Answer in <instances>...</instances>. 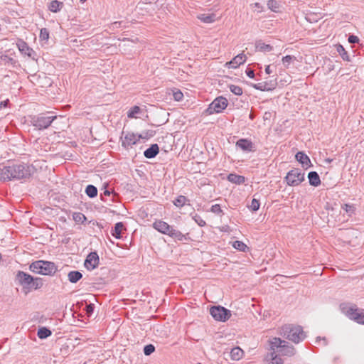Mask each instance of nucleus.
I'll return each mask as SVG.
<instances>
[{"label": "nucleus", "mask_w": 364, "mask_h": 364, "mask_svg": "<svg viewBox=\"0 0 364 364\" xmlns=\"http://www.w3.org/2000/svg\"><path fill=\"white\" fill-rule=\"evenodd\" d=\"M337 51L339 53L340 55L343 58V60L349 61V56L348 53L346 51L344 48L342 46H339L337 48Z\"/></svg>", "instance_id": "e433bc0d"}, {"label": "nucleus", "mask_w": 364, "mask_h": 364, "mask_svg": "<svg viewBox=\"0 0 364 364\" xmlns=\"http://www.w3.org/2000/svg\"><path fill=\"white\" fill-rule=\"evenodd\" d=\"M343 209L345 211L348 213V215H351L352 213L354 212V207L352 205L345 204L343 206Z\"/></svg>", "instance_id": "09e8293b"}, {"label": "nucleus", "mask_w": 364, "mask_h": 364, "mask_svg": "<svg viewBox=\"0 0 364 364\" xmlns=\"http://www.w3.org/2000/svg\"><path fill=\"white\" fill-rule=\"evenodd\" d=\"M136 41H137V38H136V40H129L128 38H124L123 40L124 42H132V43H134Z\"/></svg>", "instance_id": "bf43d9fd"}, {"label": "nucleus", "mask_w": 364, "mask_h": 364, "mask_svg": "<svg viewBox=\"0 0 364 364\" xmlns=\"http://www.w3.org/2000/svg\"><path fill=\"white\" fill-rule=\"evenodd\" d=\"M16 46L22 54H24L33 60L35 59V51L30 48L24 41L19 39L16 43Z\"/></svg>", "instance_id": "ddd939ff"}, {"label": "nucleus", "mask_w": 364, "mask_h": 364, "mask_svg": "<svg viewBox=\"0 0 364 364\" xmlns=\"http://www.w3.org/2000/svg\"><path fill=\"white\" fill-rule=\"evenodd\" d=\"M141 112V109L139 106L132 107L127 112V117L129 118H136V114Z\"/></svg>", "instance_id": "473e14b6"}, {"label": "nucleus", "mask_w": 364, "mask_h": 364, "mask_svg": "<svg viewBox=\"0 0 364 364\" xmlns=\"http://www.w3.org/2000/svg\"><path fill=\"white\" fill-rule=\"evenodd\" d=\"M99 264V256L96 252H90L86 257L84 266L88 270L95 269Z\"/></svg>", "instance_id": "f8f14e48"}, {"label": "nucleus", "mask_w": 364, "mask_h": 364, "mask_svg": "<svg viewBox=\"0 0 364 364\" xmlns=\"http://www.w3.org/2000/svg\"><path fill=\"white\" fill-rule=\"evenodd\" d=\"M142 1H143L144 3H146V4H147V3H149V4H150V3H151V1H149V0H142Z\"/></svg>", "instance_id": "0e129e2a"}, {"label": "nucleus", "mask_w": 364, "mask_h": 364, "mask_svg": "<svg viewBox=\"0 0 364 364\" xmlns=\"http://www.w3.org/2000/svg\"><path fill=\"white\" fill-rule=\"evenodd\" d=\"M11 166H4L0 169V181L11 180Z\"/></svg>", "instance_id": "6ab92c4d"}, {"label": "nucleus", "mask_w": 364, "mask_h": 364, "mask_svg": "<svg viewBox=\"0 0 364 364\" xmlns=\"http://www.w3.org/2000/svg\"><path fill=\"white\" fill-rule=\"evenodd\" d=\"M265 364H284V360L280 355L274 350L268 353L264 358Z\"/></svg>", "instance_id": "2eb2a0df"}, {"label": "nucleus", "mask_w": 364, "mask_h": 364, "mask_svg": "<svg viewBox=\"0 0 364 364\" xmlns=\"http://www.w3.org/2000/svg\"><path fill=\"white\" fill-rule=\"evenodd\" d=\"M265 72L267 74H270L272 73V70L270 69V65H267L265 68Z\"/></svg>", "instance_id": "13d9d810"}, {"label": "nucleus", "mask_w": 364, "mask_h": 364, "mask_svg": "<svg viewBox=\"0 0 364 364\" xmlns=\"http://www.w3.org/2000/svg\"><path fill=\"white\" fill-rule=\"evenodd\" d=\"M51 331L46 327H41L38 329L37 335L39 338L44 339L51 335Z\"/></svg>", "instance_id": "cd10ccee"}, {"label": "nucleus", "mask_w": 364, "mask_h": 364, "mask_svg": "<svg viewBox=\"0 0 364 364\" xmlns=\"http://www.w3.org/2000/svg\"><path fill=\"white\" fill-rule=\"evenodd\" d=\"M280 334L295 343L303 341L306 335L300 326L285 325L280 329Z\"/></svg>", "instance_id": "f03ea898"}, {"label": "nucleus", "mask_w": 364, "mask_h": 364, "mask_svg": "<svg viewBox=\"0 0 364 364\" xmlns=\"http://www.w3.org/2000/svg\"><path fill=\"white\" fill-rule=\"evenodd\" d=\"M247 57L244 53H240L234 57L230 61L227 62L225 65L228 68H237L240 65L245 63Z\"/></svg>", "instance_id": "4468645a"}, {"label": "nucleus", "mask_w": 364, "mask_h": 364, "mask_svg": "<svg viewBox=\"0 0 364 364\" xmlns=\"http://www.w3.org/2000/svg\"><path fill=\"white\" fill-rule=\"evenodd\" d=\"M170 237L174 239L175 240L182 241L184 239H186L185 235L178 230L174 228L173 230H172L171 234L170 235Z\"/></svg>", "instance_id": "c756f323"}, {"label": "nucleus", "mask_w": 364, "mask_h": 364, "mask_svg": "<svg viewBox=\"0 0 364 364\" xmlns=\"http://www.w3.org/2000/svg\"><path fill=\"white\" fill-rule=\"evenodd\" d=\"M242 355L243 350L239 347L233 348L230 352L232 359L235 360H240L242 357Z\"/></svg>", "instance_id": "a878e982"}, {"label": "nucleus", "mask_w": 364, "mask_h": 364, "mask_svg": "<svg viewBox=\"0 0 364 364\" xmlns=\"http://www.w3.org/2000/svg\"><path fill=\"white\" fill-rule=\"evenodd\" d=\"M43 279L39 278V277H36V278L33 277V282H32V284H31V289H38L41 288L43 287Z\"/></svg>", "instance_id": "c9c22d12"}, {"label": "nucleus", "mask_w": 364, "mask_h": 364, "mask_svg": "<svg viewBox=\"0 0 364 364\" xmlns=\"http://www.w3.org/2000/svg\"><path fill=\"white\" fill-rule=\"evenodd\" d=\"M172 92H173V99L176 101L179 102V101L182 100V99L183 97V94L182 93V92L181 90L175 89Z\"/></svg>", "instance_id": "ea45409f"}, {"label": "nucleus", "mask_w": 364, "mask_h": 364, "mask_svg": "<svg viewBox=\"0 0 364 364\" xmlns=\"http://www.w3.org/2000/svg\"><path fill=\"white\" fill-rule=\"evenodd\" d=\"M246 74L250 78H254L255 77V72H254L253 70L247 69L246 70Z\"/></svg>", "instance_id": "5fc2aeb1"}, {"label": "nucleus", "mask_w": 364, "mask_h": 364, "mask_svg": "<svg viewBox=\"0 0 364 364\" xmlns=\"http://www.w3.org/2000/svg\"><path fill=\"white\" fill-rule=\"evenodd\" d=\"M236 146L245 151H254V144L247 139H240L236 142Z\"/></svg>", "instance_id": "dca6fc26"}, {"label": "nucleus", "mask_w": 364, "mask_h": 364, "mask_svg": "<svg viewBox=\"0 0 364 364\" xmlns=\"http://www.w3.org/2000/svg\"><path fill=\"white\" fill-rule=\"evenodd\" d=\"M154 134V132L151 130H148L143 132L141 134H138L139 140L140 139H149V138L152 137Z\"/></svg>", "instance_id": "4c0bfd02"}, {"label": "nucleus", "mask_w": 364, "mask_h": 364, "mask_svg": "<svg viewBox=\"0 0 364 364\" xmlns=\"http://www.w3.org/2000/svg\"><path fill=\"white\" fill-rule=\"evenodd\" d=\"M305 179V173L299 168L290 170L284 178L288 186H297Z\"/></svg>", "instance_id": "0eeeda50"}, {"label": "nucleus", "mask_w": 364, "mask_h": 364, "mask_svg": "<svg viewBox=\"0 0 364 364\" xmlns=\"http://www.w3.org/2000/svg\"><path fill=\"white\" fill-rule=\"evenodd\" d=\"M230 90L235 95L240 96L242 94V89L240 86L231 85H230Z\"/></svg>", "instance_id": "58836bf2"}, {"label": "nucleus", "mask_w": 364, "mask_h": 364, "mask_svg": "<svg viewBox=\"0 0 364 364\" xmlns=\"http://www.w3.org/2000/svg\"><path fill=\"white\" fill-rule=\"evenodd\" d=\"M196 223L200 227H203L205 225V222L201 218L200 215H196L193 218Z\"/></svg>", "instance_id": "de8ad7c7"}, {"label": "nucleus", "mask_w": 364, "mask_h": 364, "mask_svg": "<svg viewBox=\"0 0 364 364\" xmlns=\"http://www.w3.org/2000/svg\"><path fill=\"white\" fill-rule=\"evenodd\" d=\"M233 247L237 250L245 252L246 249H247V246L242 241H235L232 245Z\"/></svg>", "instance_id": "f704fd0d"}, {"label": "nucleus", "mask_w": 364, "mask_h": 364, "mask_svg": "<svg viewBox=\"0 0 364 364\" xmlns=\"http://www.w3.org/2000/svg\"><path fill=\"white\" fill-rule=\"evenodd\" d=\"M7 102H8V100H6V101H5V102H1V104H3V105H4V107H6V105H7Z\"/></svg>", "instance_id": "e2e57ef3"}, {"label": "nucleus", "mask_w": 364, "mask_h": 364, "mask_svg": "<svg viewBox=\"0 0 364 364\" xmlns=\"http://www.w3.org/2000/svg\"><path fill=\"white\" fill-rule=\"evenodd\" d=\"M85 309H86L87 314L88 316H90L93 313V311H94V304H87Z\"/></svg>", "instance_id": "8fccbe9b"}, {"label": "nucleus", "mask_w": 364, "mask_h": 364, "mask_svg": "<svg viewBox=\"0 0 364 364\" xmlns=\"http://www.w3.org/2000/svg\"><path fill=\"white\" fill-rule=\"evenodd\" d=\"M124 228V225L122 222L115 224L114 228L112 230V235L117 239L122 237V232Z\"/></svg>", "instance_id": "4be33fe9"}, {"label": "nucleus", "mask_w": 364, "mask_h": 364, "mask_svg": "<svg viewBox=\"0 0 364 364\" xmlns=\"http://www.w3.org/2000/svg\"><path fill=\"white\" fill-rule=\"evenodd\" d=\"M260 203L258 200L253 198L250 205V208L252 211H257L259 208Z\"/></svg>", "instance_id": "49530a36"}, {"label": "nucleus", "mask_w": 364, "mask_h": 364, "mask_svg": "<svg viewBox=\"0 0 364 364\" xmlns=\"http://www.w3.org/2000/svg\"><path fill=\"white\" fill-rule=\"evenodd\" d=\"M155 350V347L154 345L152 344H149V345H146L144 346V353L146 355H151L152 353H154Z\"/></svg>", "instance_id": "37998d69"}, {"label": "nucleus", "mask_w": 364, "mask_h": 364, "mask_svg": "<svg viewBox=\"0 0 364 364\" xmlns=\"http://www.w3.org/2000/svg\"><path fill=\"white\" fill-rule=\"evenodd\" d=\"M159 152L158 144H154L149 148L144 151V155L146 159L154 158Z\"/></svg>", "instance_id": "a211bd4d"}, {"label": "nucleus", "mask_w": 364, "mask_h": 364, "mask_svg": "<svg viewBox=\"0 0 364 364\" xmlns=\"http://www.w3.org/2000/svg\"><path fill=\"white\" fill-rule=\"evenodd\" d=\"M253 117H254V115H253L252 114H250V118L252 119H253Z\"/></svg>", "instance_id": "69168bd1"}, {"label": "nucleus", "mask_w": 364, "mask_h": 364, "mask_svg": "<svg viewBox=\"0 0 364 364\" xmlns=\"http://www.w3.org/2000/svg\"><path fill=\"white\" fill-rule=\"evenodd\" d=\"M198 18L204 23H210L215 21V15L203 14L198 16Z\"/></svg>", "instance_id": "bb28decb"}, {"label": "nucleus", "mask_w": 364, "mask_h": 364, "mask_svg": "<svg viewBox=\"0 0 364 364\" xmlns=\"http://www.w3.org/2000/svg\"><path fill=\"white\" fill-rule=\"evenodd\" d=\"M210 211L218 215H222L223 214V210L219 204L212 205Z\"/></svg>", "instance_id": "a19ab883"}, {"label": "nucleus", "mask_w": 364, "mask_h": 364, "mask_svg": "<svg viewBox=\"0 0 364 364\" xmlns=\"http://www.w3.org/2000/svg\"><path fill=\"white\" fill-rule=\"evenodd\" d=\"M310 185L317 187L321 184L320 177L317 172L311 171L308 174Z\"/></svg>", "instance_id": "aec40b11"}, {"label": "nucleus", "mask_w": 364, "mask_h": 364, "mask_svg": "<svg viewBox=\"0 0 364 364\" xmlns=\"http://www.w3.org/2000/svg\"><path fill=\"white\" fill-rule=\"evenodd\" d=\"M296 60V58L294 55H286L282 58V61L285 68H289L291 63Z\"/></svg>", "instance_id": "2f4dec72"}, {"label": "nucleus", "mask_w": 364, "mask_h": 364, "mask_svg": "<svg viewBox=\"0 0 364 364\" xmlns=\"http://www.w3.org/2000/svg\"><path fill=\"white\" fill-rule=\"evenodd\" d=\"M7 102H8V100H6V101H5V102H1V104H3V105H4V107H6V105H7Z\"/></svg>", "instance_id": "680f3d73"}, {"label": "nucleus", "mask_w": 364, "mask_h": 364, "mask_svg": "<svg viewBox=\"0 0 364 364\" xmlns=\"http://www.w3.org/2000/svg\"><path fill=\"white\" fill-rule=\"evenodd\" d=\"M104 195L109 196L110 195V191H109L108 190H105Z\"/></svg>", "instance_id": "052dcab7"}, {"label": "nucleus", "mask_w": 364, "mask_h": 364, "mask_svg": "<svg viewBox=\"0 0 364 364\" xmlns=\"http://www.w3.org/2000/svg\"><path fill=\"white\" fill-rule=\"evenodd\" d=\"M270 349L276 351L280 356L291 357L296 354V349L292 345L276 337L270 341Z\"/></svg>", "instance_id": "f257e3e1"}, {"label": "nucleus", "mask_w": 364, "mask_h": 364, "mask_svg": "<svg viewBox=\"0 0 364 364\" xmlns=\"http://www.w3.org/2000/svg\"><path fill=\"white\" fill-rule=\"evenodd\" d=\"M39 37L42 41H47L49 38L48 30L46 28H41Z\"/></svg>", "instance_id": "79ce46f5"}, {"label": "nucleus", "mask_w": 364, "mask_h": 364, "mask_svg": "<svg viewBox=\"0 0 364 364\" xmlns=\"http://www.w3.org/2000/svg\"><path fill=\"white\" fill-rule=\"evenodd\" d=\"M168 224L164 221L162 220H157L155 221L153 224V227L158 230L159 232L161 233L166 232V228L168 227Z\"/></svg>", "instance_id": "393cba45"}, {"label": "nucleus", "mask_w": 364, "mask_h": 364, "mask_svg": "<svg viewBox=\"0 0 364 364\" xmlns=\"http://www.w3.org/2000/svg\"><path fill=\"white\" fill-rule=\"evenodd\" d=\"M321 341H322V345H323V346H327V344H328V341H327V340H326V338L325 337H323V338L317 337V338H316V343H320Z\"/></svg>", "instance_id": "603ef678"}, {"label": "nucleus", "mask_w": 364, "mask_h": 364, "mask_svg": "<svg viewBox=\"0 0 364 364\" xmlns=\"http://www.w3.org/2000/svg\"><path fill=\"white\" fill-rule=\"evenodd\" d=\"M267 6H268V8L273 11H276L277 9L279 8L278 4L275 0L268 1Z\"/></svg>", "instance_id": "a18cd8bd"}, {"label": "nucleus", "mask_w": 364, "mask_h": 364, "mask_svg": "<svg viewBox=\"0 0 364 364\" xmlns=\"http://www.w3.org/2000/svg\"><path fill=\"white\" fill-rule=\"evenodd\" d=\"M122 22L121 21H115L112 23L110 26V28L112 30H114L116 28H118L121 26Z\"/></svg>", "instance_id": "864d4df0"}, {"label": "nucleus", "mask_w": 364, "mask_h": 364, "mask_svg": "<svg viewBox=\"0 0 364 364\" xmlns=\"http://www.w3.org/2000/svg\"><path fill=\"white\" fill-rule=\"evenodd\" d=\"M296 159L301 164L302 166L307 168L311 165V161L309 156L302 151H299L296 154Z\"/></svg>", "instance_id": "f3484780"}, {"label": "nucleus", "mask_w": 364, "mask_h": 364, "mask_svg": "<svg viewBox=\"0 0 364 364\" xmlns=\"http://www.w3.org/2000/svg\"><path fill=\"white\" fill-rule=\"evenodd\" d=\"M173 229H174V228L173 226H171L168 225V227L166 228V232H164V234L168 235V236H170V235L171 234L172 230H173Z\"/></svg>", "instance_id": "4d7b16f0"}, {"label": "nucleus", "mask_w": 364, "mask_h": 364, "mask_svg": "<svg viewBox=\"0 0 364 364\" xmlns=\"http://www.w3.org/2000/svg\"><path fill=\"white\" fill-rule=\"evenodd\" d=\"M82 277V274L79 271H70L68 274V278L70 282L76 283Z\"/></svg>", "instance_id": "5701e85b"}, {"label": "nucleus", "mask_w": 364, "mask_h": 364, "mask_svg": "<svg viewBox=\"0 0 364 364\" xmlns=\"http://www.w3.org/2000/svg\"><path fill=\"white\" fill-rule=\"evenodd\" d=\"M85 193L90 198H94L97 195V189L93 185H88L85 188Z\"/></svg>", "instance_id": "c85d7f7f"}, {"label": "nucleus", "mask_w": 364, "mask_h": 364, "mask_svg": "<svg viewBox=\"0 0 364 364\" xmlns=\"http://www.w3.org/2000/svg\"><path fill=\"white\" fill-rule=\"evenodd\" d=\"M30 269L36 274L53 275L56 272L57 267L52 262L37 260L31 263Z\"/></svg>", "instance_id": "7ed1b4c3"}, {"label": "nucleus", "mask_w": 364, "mask_h": 364, "mask_svg": "<svg viewBox=\"0 0 364 364\" xmlns=\"http://www.w3.org/2000/svg\"><path fill=\"white\" fill-rule=\"evenodd\" d=\"M16 280L23 287V289H31V284L33 282V277L22 271L18 272Z\"/></svg>", "instance_id": "9d476101"}, {"label": "nucleus", "mask_w": 364, "mask_h": 364, "mask_svg": "<svg viewBox=\"0 0 364 364\" xmlns=\"http://www.w3.org/2000/svg\"><path fill=\"white\" fill-rule=\"evenodd\" d=\"M348 41L351 43H358V38L355 36H350L348 38Z\"/></svg>", "instance_id": "6e6d98bb"}, {"label": "nucleus", "mask_w": 364, "mask_h": 364, "mask_svg": "<svg viewBox=\"0 0 364 364\" xmlns=\"http://www.w3.org/2000/svg\"><path fill=\"white\" fill-rule=\"evenodd\" d=\"M260 50L269 52L272 50V46L268 44L262 43L260 47Z\"/></svg>", "instance_id": "3c124183"}, {"label": "nucleus", "mask_w": 364, "mask_h": 364, "mask_svg": "<svg viewBox=\"0 0 364 364\" xmlns=\"http://www.w3.org/2000/svg\"><path fill=\"white\" fill-rule=\"evenodd\" d=\"M253 87L257 90H261V91L270 90V88L267 87V84L266 82H260V83L255 84L253 85Z\"/></svg>", "instance_id": "c03bdc74"}, {"label": "nucleus", "mask_w": 364, "mask_h": 364, "mask_svg": "<svg viewBox=\"0 0 364 364\" xmlns=\"http://www.w3.org/2000/svg\"><path fill=\"white\" fill-rule=\"evenodd\" d=\"M188 201V199L186 196H179L174 201H173V204L178 207V208H181L183 207L185 203Z\"/></svg>", "instance_id": "7c9ffc66"}, {"label": "nucleus", "mask_w": 364, "mask_h": 364, "mask_svg": "<svg viewBox=\"0 0 364 364\" xmlns=\"http://www.w3.org/2000/svg\"><path fill=\"white\" fill-rule=\"evenodd\" d=\"M228 106V100L226 98L223 97H219L215 99L213 102L209 105L208 108V112L210 114H213V112L219 113L221 112L223 109H225Z\"/></svg>", "instance_id": "1a4fd4ad"}, {"label": "nucleus", "mask_w": 364, "mask_h": 364, "mask_svg": "<svg viewBox=\"0 0 364 364\" xmlns=\"http://www.w3.org/2000/svg\"><path fill=\"white\" fill-rule=\"evenodd\" d=\"M63 6V2L58 1V0H53L50 3L48 6V9L51 12L57 13L61 10Z\"/></svg>", "instance_id": "b1692460"}, {"label": "nucleus", "mask_w": 364, "mask_h": 364, "mask_svg": "<svg viewBox=\"0 0 364 364\" xmlns=\"http://www.w3.org/2000/svg\"><path fill=\"white\" fill-rule=\"evenodd\" d=\"M73 218L76 223H83L86 220V217L82 213H74Z\"/></svg>", "instance_id": "72a5a7b5"}, {"label": "nucleus", "mask_w": 364, "mask_h": 364, "mask_svg": "<svg viewBox=\"0 0 364 364\" xmlns=\"http://www.w3.org/2000/svg\"><path fill=\"white\" fill-rule=\"evenodd\" d=\"M342 311L351 320L359 324H364V310L358 309L356 305H344Z\"/></svg>", "instance_id": "423d86ee"}, {"label": "nucleus", "mask_w": 364, "mask_h": 364, "mask_svg": "<svg viewBox=\"0 0 364 364\" xmlns=\"http://www.w3.org/2000/svg\"><path fill=\"white\" fill-rule=\"evenodd\" d=\"M86 1H87V0H80V3H82V4H83V3H85Z\"/></svg>", "instance_id": "338daca9"}, {"label": "nucleus", "mask_w": 364, "mask_h": 364, "mask_svg": "<svg viewBox=\"0 0 364 364\" xmlns=\"http://www.w3.org/2000/svg\"><path fill=\"white\" fill-rule=\"evenodd\" d=\"M36 171L33 165L26 164H13L11 166V173L13 179H26L29 178Z\"/></svg>", "instance_id": "20e7f679"}, {"label": "nucleus", "mask_w": 364, "mask_h": 364, "mask_svg": "<svg viewBox=\"0 0 364 364\" xmlns=\"http://www.w3.org/2000/svg\"><path fill=\"white\" fill-rule=\"evenodd\" d=\"M121 139L122 146L126 149H129L139 141L138 134L132 132H127L124 137L121 136Z\"/></svg>", "instance_id": "9b49d317"}, {"label": "nucleus", "mask_w": 364, "mask_h": 364, "mask_svg": "<svg viewBox=\"0 0 364 364\" xmlns=\"http://www.w3.org/2000/svg\"><path fill=\"white\" fill-rule=\"evenodd\" d=\"M50 112L42 113L38 115L31 117V123L36 129L41 130L47 129L50 126L51 123L57 119L56 115H48Z\"/></svg>", "instance_id": "39448f33"}, {"label": "nucleus", "mask_w": 364, "mask_h": 364, "mask_svg": "<svg viewBox=\"0 0 364 364\" xmlns=\"http://www.w3.org/2000/svg\"><path fill=\"white\" fill-rule=\"evenodd\" d=\"M211 316L219 321H225L231 316V311L223 306H213L210 309Z\"/></svg>", "instance_id": "6e6552de"}, {"label": "nucleus", "mask_w": 364, "mask_h": 364, "mask_svg": "<svg viewBox=\"0 0 364 364\" xmlns=\"http://www.w3.org/2000/svg\"><path fill=\"white\" fill-rule=\"evenodd\" d=\"M228 180L232 183L240 185L245 183V178L240 175L230 173L228 176Z\"/></svg>", "instance_id": "412c9836"}]
</instances>
